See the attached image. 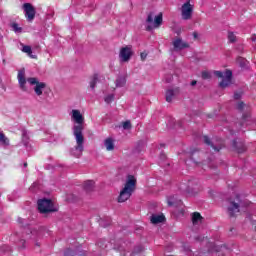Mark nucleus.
I'll return each mask as SVG.
<instances>
[{
    "instance_id": "f257e3e1",
    "label": "nucleus",
    "mask_w": 256,
    "mask_h": 256,
    "mask_svg": "<svg viewBox=\"0 0 256 256\" xmlns=\"http://www.w3.org/2000/svg\"><path fill=\"white\" fill-rule=\"evenodd\" d=\"M135 187H137V179L133 175H128L124 188L118 196V203H125V201L129 200L133 195V191H135Z\"/></svg>"
},
{
    "instance_id": "f03ea898",
    "label": "nucleus",
    "mask_w": 256,
    "mask_h": 256,
    "mask_svg": "<svg viewBox=\"0 0 256 256\" xmlns=\"http://www.w3.org/2000/svg\"><path fill=\"white\" fill-rule=\"evenodd\" d=\"M73 135L76 139V145L70 149V155L79 159L83 155V151H85V136L81 133L80 127L75 128Z\"/></svg>"
},
{
    "instance_id": "7ed1b4c3",
    "label": "nucleus",
    "mask_w": 256,
    "mask_h": 256,
    "mask_svg": "<svg viewBox=\"0 0 256 256\" xmlns=\"http://www.w3.org/2000/svg\"><path fill=\"white\" fill-rule=\"evenodd\" d=\"M38 211L42 214H47V213H55L58 211L57 208L53 205V201L51 199L43 198L38 200Z\"/></svg>"
},
{
    "instance_id": "20e7f679",
    "label": "nucleus",
    "mask_w": 256,
    "mask_h": 256,
    "mask_svg": "<svg viewBox=\"0 0 256 256\" xmlns=\"http://www.w3.org/2000/svg\"><path fill=\"white\" fill-rule=\"evenodd\" d=\"M214 75L219 79H222L219 83V87H221V89H226V87L231 85V80L233 79V72L231 70H226L224 74L221 71H214Z\"/></svg>"
},
{
    "instance_id": "39448f33",
    "label": "nucleus",
    "mask_w": 256,
    "mask_h": 256,
    "mask_svg": "<svg viewBox=\"0 0 256 256\" xmlns=\"http://www.w3.org/2000/svg\"><path fill=\"white\" fill-rule=\"evenodd\" d=\"M146 23H148L147 31H153V29H157L161 27L163 23V14H158L153 20V12H150L147 16Z\"/></svg>"
},
{
    "instance_id": "423d86ee",
    "label": "nucleus",
    "mask_w": 256,
    "mask_h": 256,
    "mask_svg": "<svg viewBox=\"0 0 256 256\" xmlns=\"http://www.w3.org/2000/svg\"><path fill=\"white\" fill-rule=\"evenodd\" d=\"M203 139L204 143L211 147L213 151H215V153H219L220 150L223 149L224 147L223 140L220 138H214L213 141H211V139L208 138V136H204Z\"/></svg>"
},
{
    "instance_id": "0eeeda50",
    "label": "nucleus",
    "mask_w": 256,
    "mask_h": 256,
    "mask_svg": "<svg viewBox=\"0 0 256 256\" xmlns=\"http://www.w3.org/2000/svg\"><path fill=\"white\" fill-rule=\"evenodd\" d=\"M27 81L31 85H36L34 87V92L36 93V95H38V97H41V95H43V89L47 87V84L45 82H39V79L35 77L28 78Z\"/></svg>"
},
{
    "instance_id": "6e6552de",
    "label": "nucleus",
    "mask_w": 256,
    "mask_h": 256,
    "mask_svg": "<svg viewBox=\"0 0 256 256\" xmlns=\"http://www.w3.org/2000/svg\"><path fill=\"white\" fill-rule=\"evenodd\" d=\"M72 120L77 123V125L73 126V134H75V128L79 127L81 129V133H83V123L85 122V118H83V114L79 110H72Z\"/></svg>"
},
{
    "instance_id": "1a4fd4ad",
    "label": "nucleus",
    "mask_w": 256,
    "mask_h": 256,
    "mask_svg": "<svg viewBox=\"0 0 256 256\" xmlns=\"http://www.w3.org/2000/svg\"><path fill=\"white\" fill-rule=\"evenodd\" d=\"M230 205L228 206L229 217H235V213H239V207H241V198L236 195V201L233 199L229 200Z\"/></svg>"
},
{
    "instance_id": "9d476101",
    "label": "nucleus",
    "mask_w": 256,
    "mask_h": 256,
    "mask_svg": "<svg viewBox=\"0 0 256 256\" xmlns=\"http://www.w3.org/2000/svg\"><path fill=\"white\" fill-rule=\"evenodd\" d=\"M23 9L25 13V17L29 23L33 22L35 19V15L37 11L35 10V7L31 3H24Z\"/></svg>"
},
{
    "instance_id": "9b49d317",
    "label": "nucleus",
    "mask_w": 256,
    "mask_h": 256,
    "mask_svg": "<svg viewBox=\"0 0 256 256\" xmlns=\"http://www.w3.org/2000/svg\"><path fill=\"white\" fill-rule=\"evenodd\" d=\"M181 11L182 19H184V21H189V19H191L193 16V5H191L189 0L182 5Z\"/></svg>"
},
{
    "instance_id": "f8f14e48",
    "label": "nucleus",
    "mask_w": 256,
    "mask_h": 256,
    "mask_svg": "<svg viewBox=\"0 0 256 256\" xmlns=\"http://www.w3.org/2000/svg\"><path fill=\"white\" fill-rule=\"evenodd\" d=\"M119 57L122 63H127V61H130L131 57H133V50L131 49V46L121 48Z\"/></svg>"
},
{
    "instance_id": "ddd939ff",
    "label": "nucleus",
    "mask_w": 256,
    "mask_h": 256,
    "mask_svg": "<svg viewBox=\"0 0 256 256\" xmlns=\"http://www.w3.org/2000/svg\"><path fill=\"white\" fill-rule=\"evenodd\" d=\"M172 44L174 51H183V49H189V43L184 42L181 38H176Z\"/></svg>"
},
{
    "instance_id": "4468645a",
    "label": "nucleus",
    "mask_w": 256,
    "mask_h": 256,
    "mask_svg": "<svg viewBox=\"0 0 256 256\" xmlns=\"http://www.w3.org/2000/svg\"><path fill=\"white\" fill-rule=\"evenodd\" d=\"M18 83L20 85V89L23 91H27V79H25V69H22L18 73Z\"/></svg>"
},
{
    "instance_id": "2eb2a0df",
    "label": "nucleus",
    "mask_w": 256,
    "mask_h": 256,
    "mask_svg": "<svg viewBox=\"0 0 256 256\" xmlns=\"http://www.w3.org/2000/svg\"><path fill=\"white\" fill-rule=\"evenodd\" d=\"M232 145H233V148L235 149V151H237V153H245V151H247V147L245 146V143H243V142L234 140Z\"/></svg>"
},
{
    "instance_id": "dca6fc26",
    "label": "nucleus",
    "mask_w": 256,
    "mask_h": 256,
    "mask_svg": "<svg viewBox=\"0 0 256 256\" xmlns=\"http://www.w3.org/2000/svg\"><path fill=\"white\" fill-rule=\"evenodd\" d=\"M150 221H151V223H153V225L163 223V221H165V215H163V214H152L151 217H150Z\"/></svg>"
},
{
    "instance_id": "f3484780",
    "label": "nucleus",
    "mask_w": 256,
    "mask_h": 256,
    "mask_svg": "<svg viewBox=\"0 0 256 256\" xmlns=\"http://www.w3.org/2000/svg\"><path fill=\"white\" fill-rule=\"evenodd\" d=\"M104 146L108 151H113V149H115V142L113 138H106L104 141Z\"/></svg>"
},
{
    "instance_id": "a211bd4d",
    "label": "nucleus",
    "mask_w": 256,
    "mask_h": 256,
    "mask_svg": "<svg viewBox=\"0 0 256 256\" xmlns=\"http://www.w3.org/2000/svg\"><path fill=\"white\" fill-rule=\"evenodd\" d=\"M22 52L27 53L31 57V59H37V55H33V50L29 45H22Z\"/></svg>"
},
{
    "instance_id": "6ab92c4d",
    "label": "nucleus",
    "mask_w": 256,
    "mask_h": 256,
    "mask_svg": "<svg viewBox=\"0 0 256 256\" xmlns=\"http://www.w3.org/2000/svg\"><path fill=\"white\" fill-rule=\"evenodd\" d=\"M201 221H203V217L201 216V214L199 212H194L192 215L193 225H199V223H201Z\"/></svg>"
},
{
    "instance_id": "aec40b11",
    "label": "nucleus",
    "mask_w": 256,
    "mask_h": 256,
    "mask_svg": "<svg viewBox=\"0 0 256 256\" xmlns=\"http://www.w3.org/2000/svg\"><path fill=\"white\" fill-rule=\"evenodd\" d=\"M84 189L90 193V191H93V189H95V182L92 180H87L86 182H84Z\"/></svg>"
},
{
    "instance_id": "412c9836",
    "label": "nucleus",
    "mask_w": 256,
    "mask_h": 256,
    "mask_svg": "<svg viewBox=\"0 0 256 256\" xmlns=\"http://www.w3.org/2000/svg\"><path fill=\"white\" fill-rule=\"evenodd\" d=\"M97 83H99V75L98 74H94L90 80V89H92V91L95 90V87L97 86Z\"/></svg>"
},
{
    "instance_id": "4be33fe9",
    "label": "nucleus",
    "mask_w": 256,
    "mask_h": 256,
    "mask_svg": "<svg viewBox=\"0 0 256 256\" xmlns=\"http://www.w3.org/2000/svg\"><path fill=\"white\" fill-rule=\"evenodd\" d=\"M127 83V77L125 76H118L116 79V87H125Z\"/></svg>"
},
{
    "instance_id": "5701e85b",
    "label": "nucleus",
    "mask_w": 256,
    "mask_h": 256,
    "mask_svg": "<svg viewBox=\"0 0 256 256\" xmlns=\"http://www.w3.org/2000/svg\"><path fill=\"white\" fill-rule=\"evenodd\" d=\"M168 205L169 207H177L181 205V200H176L175 196H172L168 199Z\"/></svg>"
},
{
    "instance_id": "b1692460",
    "label": "nucleus",
    "mask_w": 256,
    "mask_h": 256,
    "mask_svg": "<svg viewBox=\"0 0 256 256\" xmlns=\"http://www.w3.org/2000/svg\"><path fill=\"white\" fill-rule=\"evenodd\" d=\"M173 97H175V91L173 89H169L166 91V101L167 103H171L173 101Z\"/></svg>"
},
{
    "instance_id": "393cba45",
    "label": "nucleus",
    "mask_w": 256,
    "mask_h": 256,
    "mask_svg": "<svg viewBox=\"0 0 256 256\" xmlns=\"http://www.w3.org/2000/svg\"><path fill=\"white\" fill-rule=\"evenodd\" d=\"M11 29L16 33H23V28L19 26V24L13 22L10 24Z\"/></svg>"
},
{
    "instance_id": "a878e982",
    "label": "nucleus",
    "mask_w": 256,
    "mask_h": 256,
    "mask_svg": "<svg viewBox=\"0 0 256 256\" xmlns=\"http://www.w3.org/2000/svg\"><path fill=\"white\" fill-rule=\"evenodd\" d=\"M0 143L1 145H9V138H6L3 132H0Z\"/></svg>"
},
{
    "instance_id": "bb28decb",
    "label": "nucleus",
    "mask_w": 256,
    "mask_h": 256,
    "mask_svg": "<svg viewBox=\"0 0 256 256\" xmlns=\"http://www.w3.org/2000/svg\"><path fill=\"white\" fill-rule=\"evenodd\" d=\"M228 41L229 43H235L237 41V36H235V33L228 32Z\"/></svg>"
},
{
    "instance_id": "cd10ccee",
    "label": "nucleus",
    "mask_w": 256,
    "mask_h": 256,
    "mask_svg": "<svg viewBox=\"0 0 256 256\" xmlns=\"http://www.w3.org/2000/svg\"><path fill=\"white\" fill-rule=\"evenodd\" d=\"M144 250L143 246H137L134 248V251L132 253V256L139 255V253H142Z\"/></svg>"
},
{
    "instance_id": "c85d7f7f",
    "label": "nucleus",
    "mask_w": 256,
    "mask_h": 256,
    "mask_svg": "<svg viewBox=\"0 0 256 256\" xmlns=\"http://www.w3.org/2000/svg\"><path fill=\"white\" fill-rule=\"evenodd\" d=\"M122 127H123V129H125V130H129V129H131L133 126L131 125V121H125V122H123L122 123Z\"/></svg>"
},
{
    "instance_id": "c756f323",
    "label": "nucleus",
    "mask_w": 256,
    "mask_h": 256,
    "mask_svg": "<svg viewBox=\"0 0 256 256\" xmlns=\"http://www.w3.org/2000/svg\"><path fill=\"white\" fill-rule=\"evenodd\" d=\"M201 76H202V79L204 80L211 79V73L208 71H203Z\"/></svg>"
},
{
    "instance_id": "7c9ffc66",
    "label": "nucleus",
    "mask_w": 256,
    "mask_h": 256,
    "mask_svg": "<svg viewBox=\"0 0 256 256\" xmlns=\"http://www.w3.org/2000/svg\"><path fill=\"white\" fill-rule=\"evenodd\" d=\"M115 99V96L113 94H110L105 97L104 101L105 103H111Z\"/></svg>"
},
{
    "instance_id": "2f4dec72",
    "label": "nucleus",
    "mask_w": 256,
    "mask_h": 256,
    "mask_svg": "<svg viewBox=\"0 0 256 256\" xmlns=\"http://www.w3.org/2000/svg\"><path fill=\"white\" fill-rule=\"evenodd\" d=\"M243 107H245V103L239 102V103L237 104V109H238V111H243Z\"/></svg>"
},
{
    "instance_id": "473e14b6",
    "label": "nucleus",
    "mask_w": 256,
    "mask_h": 256,
    "mask_svg": "<svg viewBox=\"0 0 256 256\" xmlns=\"http://www.w3.org/2000/svg\"><path fill=\"white\" fill-rule=\"evenodd\" d=\"M18 245L19 249H25V240H20Z\"/></svg>"
},
{
    "instance_id": "72a5a7b5",
    "label": "nucleus",
    "mask_w": 256,
    "mask_h": 256,
    "mask_svg": "<svg viewBox=\"0 0 256 256\" xmlns=\"http://www.w3.org/2000/svg\"><path fill=\"white\" fill-rule=\"evenodd\" d=\"M1 251H11V247H9V246H7V245H3V246H1Z\"/></svg>"
},
{
    "instance_id": "f704fd0d",
    "label": "nucleus",
    "mask_w": 256,
    "mask_h": 256,
    "mask_svg": "<svg viewBox=\"0 0 256 256\" xmlns=\"http://www.w3.org/2000/svg\"><path fill=\"white\" fill-rule=\"evenodd\" d=\"M140 57H141V60H142V61H145V59H147V53H146V52H142V53L140 54Z\"/></svg>"
},
{
    "instance_id": "c9c22d12",
    "label": "nucleus",
    "mask_w": 256,
    "mask_h": 256,
    "mask_svg": "<svg viewBox=\"0 0 256 256\" xmlns=\"http://www.w3.org/2000/svg\"><path fill=\"white\" fill-rule=\"evenodd\" d=\"M234 99L236 100V101H239V99H241V93H234Z\"/></svg>"
},
{
    "instance_id": "e433bc0d",
    "label": "nucleus",
    "mask_w": 256,
    "mask_h": 256,
    "mask_svg": "<svg viewBox=\"0 0 256 256\" xmlns=\"http://www.w3.org/2000/svg\"><path fill=\"white\" fill-rule=\"evenodd\" d=\"M193 37H194V39H199V33L193 32Z\"/></svg>"
},
{
    "instance_id": "4c0bfd02",
    "label": "nucleus",
    "mask_w": 256,
    "mask_h": 256,
    "mask_svg": "<svg viewBox=\"0 0 256 256\" xmlns=\"http://www.w3.org/2000/svg\"><path fill=\"white\" fill-rule=\"evenodd\" d=\"M191 85H192V87H195V85H197V81H196V80H193V81L191 82Z\"/></svg>"
},
{
    "instance_id": "58836bf2",
    "label": "nucleus",
    "mask_w": 256,
    "mask_h": 256,
    "mask_svg": "<svg viewBox=\"0 0 256 256\" xmlns=\"http://www.w3.org/2000/svg\"><path fill=\"white\" fill-rule=\"evenodd\" d=\"M245 121H247V117H243L242 125H245Z\"/></svg>"
},
{
    "instance_id": "ea45409f",
    "label": "nucleus",
    "mask_w": 256,
    "mask_h": 256,
    "mask_svg": "<svg viewBox=\"0 0 256 256\" xmlns=\"http://www.w3.org/2000/svg\"><path fill=\"white\" fill-rule=\"evenodd\" d=\"M251 41H256V35H253V36L251 37Z\"/></svg>"
},
{
    "instance_id": "a19ab883",
    "label": "nucleus",
    "mask_w": 256,
    "mask_h": 256,
    "mask_svg": "<svg viewBox=\"0 0 256 256\" xmlns=\"http://www.w3.org/2000/svg\"><path fill=\"white\" fill-rule=\"evenodd\" d=\"M64 255H73V253L66 251L64 252Z\"/></svg>"
},
{
    "instance_id": "79ce46f5",
    "label": "nucleus",
    "mask_w": 256,
    "mask_h": 256,
    "mask_svg": "<svg viewBox=\"0 0 256 256\" xmlns=\"http://www.w3.org/2000/svg\"><path fill=\"white\" fill-rule=\"evenodd\" d=\"M25 139H26V141H27V135H25V133L23 134V140L25 141Z\"/></svg>"
},
{
    "instance_id": "37998d69",
    "label": "nucleus",
    "mask_w": 256,
    "mask_h": 256,
    "mask_svg": "<svg viewBox=\"0 0 256 256\" xmlns=\"http://www.w3.org/2000/svg\"><path fill=\"white\" fill-rule=\"evenodd\" d=\"M196 239H197V241H203V239H201V237H198Z\"/></svg>"
},
{
    "instance_id": "c03bdc74",
    "label": "nucleus",
    "mask_w": 256,
    "mask_h": 256,
    "mask_svg": "<svg viewBox=\"0 0 256 256\" xmlns=\"http://www.w3.org/2000/svg\"><path fill=\"white\" fill-rule=\"evenodd\" d=\"M24 167H27V162L24 163Z\"/></svg>"
}]
</instances>
